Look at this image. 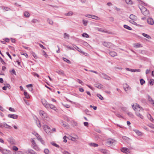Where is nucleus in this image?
<instances>
[{
    "instance_id": "1",
    "label": "nucleus",
    "mask_w": 154,
    "mask_h": 154,
    "mask_svg": "<svg viewBox=\"0 0 154 154\" xmlns=\"http://www.w3.org/2000/svg\"><path fill=\"white\" fill-rule=\"evenodd\" d=\"M132 106L133 109L136 111L135 113L136 116L141 119H143V116L138 112V111H140V110L143 111L142 108L137 104H136L135 105H132Z\"/></svg>"
},
{
    "instance_id": "2",
    "label": "nucleus",
    "mask_w": 154,
    "mask_h": 154,
    "mask_svg": "<svg viewBox=\"0 0 154 154\" xmlns=\"http://www.w3.org/2000/svg\"><path fill=\"white\" fill-rule=\"evenodd\" d=\"M129 18L131 19V20H129V22L130 23L135 25H137V23L135 22V21H136L137 19V16L133 14H131Z\"/></svg>"
},
{
    "instance_id": "3",
    "label": "nucleus",
    "mask_w": 154,
    "mask_h": 154,
    "mask_svg": "<svg viewBox=\"0 0 154 154\" xmlns=\"http://www.w3.org/2000/svg\"><path fill=\"white\" fill-rule=\"evenodd\" d=\"M43 128L44 130L48 134H50L52 133L51 129L48 125H44L43 126Z\"/></svg>"
},
{
    "instance_id": "4",
    "label": "nucleus",
    "mask_w": 154,
    "mask_h": 154,
    "mask_svg": "<svg viewBox=\"0 0 154 154\" xmlns=\"http://www.w3.org/2000/svg\"><path fill=\"white\" fill-rule=\"evenodd\" d=\"M39 114L45 119L47 120L48 121L49 120L50 118L48 117V114L44 111L42 110L40 111L39 112Z\"/></svg>"
},
{
    "instance_id": "5",
    "label": "nucleus",
    "mask_w": 154,
    "mask_h": 154,
    "mask_svg": "<svg viewBox=\"0 0 154 154\" xmlns=\"http://www.w3.org/2000/svg\"><path fill=\"white\" fill-rule=\"evenodd\" d=\"M31 141L32 143L33 148L37 151L39 150V148L38 147L34 138H32L31 139Z\"/></svg>"
},
{
    "instance_id": "6",
    "label": "nucleus",
    "mask_w": 154,
    "mask_h": 154,
    "mask_svg": "<svg viewBox=\"0 0 154 154\" xmlns=\"http://www.w3.org/2000/svg\"><path fill=\"white\" fill-rule=\"evenodd\" d=\"M100 76L103 78V79L108 80H110L111 79V78L109 76H108L107 75L104 74V73H101L99 74Z\"/></svg>"
},
{
    "instance_id": "7",
    "label": "nucleus",
    "mask_w": 154,
    "mask_h": 154,
    "mask_svg": "<svg viewBox=\"0 0 154 154\" xmlns=\"http://www.w3.org/2000/svg\"><path fill=\"white\" fill-rule=\"evenodd\" d=\"M116 143V141L115 140L111 139H108L107 141V143L110 146L114 145Z\"/></svg>"
},
{
    "instance_id": "8",
    "label": "nucleus",
    "mask_w": 154,
    "mask_h": 154,
    "mask_svg": "<svg viewBox=\"0 0 154 154\" xmlns=\"http://www.w3.org/2000/svg\"><path fill=\"white\" fill-rule=\"evenodd\" d=\"M42 103L43 105L47 109H48L49 104L47 101L44 99H42Z\"/></svg>"
},
{
    "instance_id": "9",
    "label": "nucleus",
    "mask_w": 154,
    "mask_h": 154,
    "mask_svg": "<svg viewBox=\"0 0 154 154\" xmlns=\"http://www.w3.org/2000/svg\"><path fill=\"white\" fill-rule=\"evenodd\" d=\"M103 45L105 47L109 48H110L112 46V43L110 42H103Z\"/></svg>"
},
{
    "instance_id": "10",
    "label": "nucleus",
    "mask_w": 154,
    "mask_h": 154,
    "mask_svg": "<svg viewBox=\"0 0 154 154\" xmlns=\"http://www.w3.org/2000/svg\"><path fill=\"white\" fill-rule=\"evenodd\" d=\"M121 151L124 153H130V152L129 150L125 147L122 148L121 149Z\"/></svg>"
},
{
    "instance_id": "11",
    "label": "nucleus",
    "mask_w": 154,
    "mask_h": 154,
    "mask_svg": "<svg viewBox=\"0 0 154 154\" xmlns=\"http://www.w3.org/2000/svg\"><path fill=\"white\" fill-rule=\"evenodd\" d=\"M25 153L30 154H35V152L31 149H28L25 150Z\"/></svg>"
},
{
    "instance_id": "12",
    "label": "nucleus",
    "mask_w": 154,
    "mask_h": 154,
    "mask_svg": "<svg viewBox=\"0 0 154 154\" xmlns=\"http://www.w3.org/2000/svg\"><path fill=\"white\" fill-rule=\"evenodd\" d=\"M55 72L59 75H62L63 76L65 75L63 71L61 69H57Z\"/></svg>"
},
{
    "instance_id": "13",
    "label": "nucleus",
    "mask_w": 154,
    "mask_h": 154,
    "mask_svg": "<svg viewBox=\"0 0 154 154\" xmlns=\"http://www.w3.org/2000/svg\"><path fill=\"white\" fill-rule=\"evenodd\" d=\"M147 22L149 24L152 25L154 24V21L151 18H149L147 20Z\"/></svg>"
},
{
    "instance_id": "14",
    "label": "nucleus",
    "mask_w": 154,
    "mask_h": 154,
    "mask_svg": "<svg viewBox=\"0 0 154 154\" xmlns=\"http://www.w3.org/2000/svg\"><path fill=\"white\" fill-rule=\"evenodd\" d=\"M8 117L9 118L16 119H17L18 116L15 114H9L8 115Z\"/></svg>"
},
{
    "instance_id": "15",
    "label": "nucleus",
    "mask_w": 154,
    "mask_h": 154,
    "mask_svg": "<svg viewBox=\"0 0 154 154\" xmlns=\"http://www.w3.org/2000/svg\"><path fill=\"white\" fill-rule=\"evenodd\" d=\"M142 45L139 43H136L134 44V47L136 48L142 47Z\"/></svg>"
},
{
    "instance_id": "16",
    "label": "nucleus",
    "mask_w": 154,
    "mask_h": 154,
    "mask_svg": "<svg viewBox=\"0 0 154 154\" xmlns=\"http://www.w3.org/2000/svg\"><path fill=\"white\" fill-rule=\"evenodd\" d=\"M133 131H134L139 136H141L142 135V132L138 130L134 129H133Z\"/></svg>"
},
{
    "instance_id": "17",
    "label": "nucleus",
    "mask_w": 154,
    "mask_h": 154,
    "mask_svg": "<svg viewBox=\"0 0 154 154\" xmlns=\"http://www.w3.org/2000/svg\"><path fill=\"white\" fill-rule=\"evenodd\" d=\"M147 116L148 118L150 120V121L153 123H154V120L150 114H147Z\"/></svg>"
},
{
    "instance_id": "18",
    "label": "nucleus",
    "mask_w": 154,
    "mask_h": 154,
    "mask_svg": "<svg viewBox=\"0 0 154 154\" xmlns=\"http://www.w3.org/2000/svg\"><path fill=\"white\" fill-rule=\"evenodd\" d=\"M95 87L99 89H101L103 88V85L100 83H97L95 85Z\"/></svg>"
},
{
    "instance_id": "19",
    "label": "nucleus",
    "mask_w": 154,
    "mask_h": 154,
    "mask_svg": "<svg viewBox=\"0 0 154 154\" xmlns=\"http://www.w3.org/2000/svg\"><path fill=\"white\" fill-rule=\"evenodd\" d=\"M50 107L51 109H53L54 110H56L57 109L56 107L53 105L51 104H49L48 106V108Z\"/></svg>"
},
{
    "instance_id": "20",
    "label": "nucleus",
    "mask_w": 154,
    "mask_h": 154,
    "mask_svg": "<svg viewBox=\"0 0 154 154\" xmlns=\"http://www.w3.org/2000/svg\"><path fill=\"white\" fill-rule=\"evenodd\" d=\"M109 55L112 57H114L117 55V54L113 51H110L109 52Z\"/></svg>"
},
{
    "instance_id": "21",
    "label": "nucleus",
    "mask_w": 154,
    "mask_h": 154,
    "mask_svg": "<svg viewBox=\"0 0 154 154\" xmlns=\"http://www.w3.org/2000/svg\"><path fill=\"white\" fill-rule=\"evenodd\" d=\"M99 151L103 153H109V151L105 149H99Z\"/></svg>"
},
{
    "instance_id": "22",
    "label": "nucleus",
    "mask_w": 154,
    "mask_h": 154,
    "mask_svg": "<svg viewBox=\"0 0 154 154\" xmlns=\"http://www.w3.org/2000/svg\"><path fill=\"white\" fill-rule=\"evenodd\" d=\"M0 151L1 152L4 153H5V151H7V152H9V150H8L7 149H2V148L0 146Z\"/></svg>"
},
{
    "instance_id": "23",
    "label": "nucleus",
    "mask_w": 154,
    "mask_h": 154,
    "mask_svg": "<svg viewBox=\"0 0 154 154\" xmlns=\"http://www.w3.org/2000/svg\"><path fill=\"white\" fill-rule=\"evenodd\" d=\"M140 9L141 11L142 14L144 13L147 9L144 6H142L141 8H140Z\"/></svg>"
},
{
    "instance_id": "24",
    "label": "nucleus",
    "mask_w": 154,
    "mask_h": 154,
    "mask_svg": "<svg viewBox=\"0 0 154 154\" xmlns=\"http://www.w3.org/2000/svg\"><path fill=\"white\" fill-rule=\"evenodd\" d=\"M89 145L91 146H93L94 147H97L98 146V145L97 144L95 143H89Z\"/></svg>"
},
{
    "instance_id": "25",
    "label": "nucleus",
    "mask_w": 154,
    "mask_h": 154,
    "mask_svg": "<svg viewBox=\"0 0 154 154\" xmlns=\"http://www.w3.org/2000/svg\"><path fill=\"white\" fill-rule=\"evenodd\" d=\"M47 21L48 23L50 25H52L53 24L54 22L52 20L49 18L47 19Z\"/></svg>"
},
{
    "instance_id": "26",
    "label": "nucleus",
    "mask_w": 154,
    "mask_h": 154,
    "mask_svg": "<svg viewBox=\"0 0 154 154\" xmlns=\"http://www.w3.org/2000/svg\"><path fill=\"white\" fill-rule=\"evenodd\" d=\"M142 35L144 37L148 38L149 39H151V37L148 35L145 34V33H143Z\"/></svg>"
},
{
    "instance_id": "27",
    "label": "nucleus",
    "mask_w": 154,
    "mask_h": 154,
    "mask_svg": "<svg viewBox=\"0 0 154 154\" xmlns=\"http://www.w3.org/2000/svg\"><path fill=\"white\" fill-rule=\"evenodd\" d=\"M73 14V13L72 11H69L68 13H65V15L66 16H72Z\"/></svg>"
},
{
    "instance_id": "28",
    "label": "nucleus",
    "mask_w": 154,
    "mask_h": 154,
    "mask_svg": "<svg viewBox=\"0 0 154 154\" xmlns=\"http://www.w3.org/2000/svg\"><path fill=\"white\" fill-rule=\"evenodd\" d=\"M24 15L26 17H29L30 16V14L29 12L25 11L24 12Z\"/></svg>"
},
{
    "instance_id": "29",
    "label": "nucleus",
    "mask_w": 154,
    "mask_h": 154,
    "mask_svg": "<svg viewBox=\"0 0 154 154\" xmlns=\"http://www.w3.org/2000/svg\"><path fill=\"white\" fill-rule=\"evenodd\" d=\"M91 18L96 20H100V18L95 15H92L91 17Z\"/></svg>"
},
{
    "instance_id": "30",
    "label": "nucleus",
    "mask_w": 154,
    "mask_h": 154,
    "mask_svg": "<svg viewBox=\"0 0 154 154\" xmlns=\"http://www.w3.org/2000/svg\"><path fill=\"white\" fill-rule=\"evenodd\" d=\"M124 28L129 30H132V29L131 27L126 25H124Z\"/></svg>"
},
{
    "instance_id": "31",
    "label": "nucleus",
    "mask_w": 154,
    "mask_h": 154,
    "mask_svg": "<svg viewBox=\"0 0 154 154\" xmlns=\"http://www.w3.org/2000/svg\"><path fill=\"white\" fill-rule=\"evenodd\" d=\"M64 38H67L69 39V35L67 34L66 33H65L64 34Z\"/></svg>"
},
{
    "instance_id": "32",
    "label": "nucleus",
    "mask_w": 154,
    "mask_h": 154,
    "mask_svg": "<svg viewBox=\"0 0 154 154\" xmlns=\"http://www.w3.org/2000/svg\"><path fill=\"white\" fill-rule=\"evenodd\" d=\"M2 9L5 11H8L11 10L10 8L5 7H2Z\"/></svg>"
},
{
    "instance_id": "33",
    "label": "nucleus",
    "mask_w": 154,
    "mask_h": 154,
    "mask_svg": "<svg viewBox=\"0 0 154 154\" xmlns=\"http://www.w3.org/2000/svg\"><path fill=\"white\" fill-rule=\"evenodd\" d=\"M82 36L84 37L88 38L89 37V35L86 33H83L82 34Z\"/></svg>"
},
{
    "instance_id": "34",
    "label": "nucleus",
    "mask_w": 154,
    "mask_h": 154,
    "mask_svg": "<svg viewBox=\"0 0 154 154\" xmlns=\"http://www.w3.org/2000/svg\"><path fill=\"white\" fill-rule=\"evenodd\" d=\"M149 100L151 103L154 105V101L149 96Z\"/></svg>"
},
{
    "instance_id": "35",
    "label": "nucleus",
    "mask_w": 154,
    "mask_h": 154,
    "mask_svg": "<svg viewBox=\"0 0 154 154\" xmlns=\"http://www.w3.org/2000/svg\"><path fill=\"white\" fill-rule=\"evenodd\" d=\"M127 71L135 72H136V70H134V69H129V68H126L125 69Z\"/></svg>"
},
{
    "instance_id": "36",
    "label": "nucleus",
    "mask_w": 154,
    "mask_h": 154,
    "mask_svg": "<svg viewBox=\"0 0 154 154\" xmlns=\"http://www.w3.org/2000/svg\"><path fill=\"white\" fill-rule=\"evenodd\" d=\"M149 14V11L147 10L144 12V13H143V14L145 16H147Z\"/></svg>"
},
{
    "instance_id": "37",
    "label": "nucleus",
    "mask_w": 154,
    "mask_h": 154,
    "mask_svg": "<svg viewBox=\"0 0 154 154\" xmlns=\"http://www.w3.org/2000/svg\"><path fill=\"white\" fill-rule=\"evenodd\" d=\"M63 60L65 61L66 62H67L68 63H70L71 62L68 59H66V58L63 57Z\"/></svg>"
},
{
    "instance_id": "38",
    "label": "nucleus",
    "mask_w": 154,
    "mask_h": 154,
    "mask_svg": "<svg viewBox=\"0 0 154 154\" xmlns=\"http://www.w3.org/2000/svg\"><path fill=\"white\" fill-rule=\"evenodd\" d=\"M51 144L52 145L54 146L57 147L59 148V146L58 145L55 143L54 142H51Z\"/></svg>"
},
{
    "instance_id": "39",
    "label": "nucleus",
    "mask_w": 154,
    "mask_h": 154,
    "mask_svg": "<svg viewBox=\"0 0 154 154\" xmlns=\"http://www.w3.org/2000/svg\"><path fill=\"white\" fill-rule=\"evenodd\" d=\"M24 95L27 98H29V96L28 94L26 92H24Z\"/></svg>"
},
{
    "instance_id": "40",
    "label": "nucleus",
    "mask_w": 154,
    "mask_h": 154,
    "mask_svg": "<svg viewBox=\"0 0 154 154\" xmlns=\"http://www.w3.org/2000/svg\"><path fill=\"white\" fill-rule=\"evenodd\" d=\"M31 54L33 57L35 59H37L38 58L36 54L34 52H32L31 53Z\"/></svg>"
},
{
    "instance_id": "41",
    "label": "nucleus",
    "mask_w": 154,
    "mask_h": 154,
    "mask_svg": "<svg viewBox=\"0 0 154 154\" xmlns=\"http://www.w3.org/2000/svg\"><path fill=\"white\" fill-rule=\"evenodd\" d=\"M97 96L101 100H103V99H104L103 98L100 94H97Z\"/></svg>"
},
{
    "instance_id": "42",
    "label": "nucleus",
    "mask_w": 154,
    "mask_h": 154,
    "mask_svg": "<svg viewBox=\"0 0 154 154\" xmlns=\"http://www.w3.org/2000/svg\"><path fill=\"white\" fill-rule=\"evenodd\" d=\"M122 139L128 141L130 140L129 138L128 137L126 136H123L122 137Z\"/></svg>"
},
{
    "instance_id": "43",
    "label": "nucleus",
    "mask_w": 154,
    "mask_h": 154,
    "mask_svg": "<svg viewBox=\"0 0 154 154\" xmlns=\"http://www.w3.org/2000/svg\"><path fill=\"white\" fill-rule=\"evenodd\" d=\"M88 21L85 20L84 19L82 20V22L83 24L85 26H86L88 23Z\"/></svg>"
},
{
    "instance_id": "44",
    "label": "nucleus",
    "mask_w": 154,
    "mask_h": 154,
    "mask_svg": "<svg viewBox=\"0 0 154 154\" xmlns=\"http://www.w3.org/2000/svg\"><path fill=\"white\" fill-rule=\"evenodd\" d=\"M140 84L141 85H143L145 83V81L143 79H141L140 80Z\"/></svg>"
},
{
    "instance_id": "45",
    "label": "nucleus",
    "mask_w": 154,
    "mask_h": 154,
    "mask_svg": "<svg viewBox=\"0 0 154 154\" xmlns=\"http://www.w3.org/2000/svg\"><path fill=\"white\" fill-rule=\"evenodd\" d=\"M76 81L79 82V84H80L81 85H84L83 82L79 79H77L76 80Z\"/></svg>"
},
{
    "instance_id": "46",
    "label": "nucleus",
    "mask_w": 154,
    "mask_h": 154,
    "mask_svg": "<svg viewBox=\"0 0 154 154\" xmlns=\"http://www.w3.org/2000/svg\"><path fill=\"white\" fill-rule=\"evenodd\" d=\"M70 138H69V139L72 141H75L77 140L76 139H75V138L74 137H72V136H70Z\"/></svg>"
},
{
    "instance_id": "47",
    "label": "nucleus",
    "mask_w": 154,
    "mask_h": 154,
    "mask_svg": "<svg viewBox=\"0 0 154 154\" xmlns=\"http://www.w3.org/2000/svg\"><path fill=\"white\" fill-rule=\"evenodd\" d=\"M32 74L34 76H36L38 78H39V75L36 72H33Z\"/></svg>"
},
{
    "instance_id": "48",
    "label": "nucleus",
    "mask_w": 154,
    "mask_h": 154,
    "mask_svg": "<svg viewBox=\"0 0 154 154\" xmlns=\"http://www.w3.org/2000/svg\"><path fill=\"white\" fill-rule=\"evenodd\" d=\"M148 126L151 128L154 129V125L151 123L148 125Z\"/></svg>"
},
{
    "instance_id": "49",
    "label": "nucleus",
    "mask_w": 154,
    "mask_h": 154,
    "mask_svg": "<svg viewBox=\"0 0 154 154\" xmlns=\"http://www.w3.org/2000/svg\"><path fill=\"white\" fill-rule=\"evenodd\" d=\"M126 2L127 4H132V2L131 0H126Z\"/></svg>"
},
{
    "instance_id": "50",
    "label": "nucleus",
    "mask_w": 154,
    "mask_h": 154,
    "mask_svg": "<svg viewBox=\"0 0 154 154\" xmlns=\"http://www.w3.org/2000/svg\"><path fill=\"white\" fill-rule=\"evenodd\" d=\"M65 46L69 49L74 50V49L72 47L69 46L68 45H65Z\"/></svg>"
},
{
    "instance_id": "51",
    "label": "nucleus",
    "mask_w": 154,
    "mask_h": 154,
    "mask_svg": "<svg viewBox=\"0 0 154 154\" xmlns=\"http://www.w3.org/2000/svg\"><path fill=\"white\" fill-rule=\"evenodd\" d=\"M149 83V84L151 85H152L154 84V80L152 79L150 80Z\"/></svg>"
},
{
    "instance_id": "52",
    "label": "nucleus",
    "mask_w": 154,
    "mask_h": 154,
    "mask_svg": "<svg viewBox=\"0 0 154 154\" xmlns=\"http://www.w3.org/2000/svg\"><path fill=\"white\" fill-rule=\"evenodd\" d=\"M44 152L45 154H48L49 153V150L48 149H44Z\"/></svg>"
},
{
    "instance_id": "53",
    "label": "nucleus",
    "mask_w": 154,
    "mask_h": 154,
    "mask_svg": "<svg viewBox=\"0 0 154 154\" xmlns=\"http://www.w3.org/2000/svg\"><path fill=\"white\" fill-rule=\"evenodd\" d=\"M36 123L38 127L40 128L41 127V124L39 121H36Z\"/></svg>"
},
{
    "instance_id": "54",
    "label": "nucleus",
    "mask_w": 154,
    "mask_h": 154,
    "mask_svg": "<svg viewBox=\"0 0 154 154\" xmlns=\"http://www.w3.org/2000/svg\"><path fill=\"white\" fill-rule=\"evenodd\" d=\"M126 85L127 86L126 87H124V88L125 90V91H127L128 90V89L129 88H130V87H129V86L128 85H127L126 84Z\"/></svg>"
},
{
    "instance_id": "55",
    "label": "nucleus",
    "mask_w": 154,
    "mask_h": 154,
    "mask_svg": "<svg viewBox=\"0 0 154 154\" xmlns=\"http://www.w3.org/2000/svg\"><path fill=\"white\" fill-rule=\"evenodd\" d=\"M62 153L63 154H70V152L68 151L64 150L62 151Z\"/></svg>"
},
{
    "instance_id": "56",
    "label": "nucleus",
    "mask_w": 154,
    "mask_h": 154,
    "mask_svg": "<svg viewBox=\"0 0 154 154\" xmlns=\"http://www.w3.org/2000/svg\"><path fill=\"white\" fill-rule=\"evenodd\" d=\"M38 140L40 141L42 144H45V141L42 139V138H41V139H40V140Z\"/></svg>"
},
{
    "instance_id": "57",
    "label": "nucleus",
    "mask_w": 154,
    "mask_h": 154,
    "mask_svg": "<svg viewBox=\"0 0 154 154\" xmlns=\"http://www.w3.org/2000/svg\"><path fill=\"white\" fill-rule=\"evenodd\" d=\"M38 140L40 141L42 144H45V141L42 139V138H41V139H40V140Z\"/></svg>"
},
{
    "instance_id": "58",
    "label": "nucleus",
    "mask_w": 154,
    "mask_h": 154,
    "mask_svg": "<svg viewBox=\"0 0 154 154\" xmlns=\"http://www.w3.org/2000/svg\"><path fill=\"white\" fill-rule=\"evenodd\" d=\"M79 52L82 53L83 55L86 56H88V54L86 53H85L83 51H79Z\"/></svg>"
},
{
    "instance_id": "59",
    "label": "nucleus",
    "mask_w": 154,
    "mask_h": 154,
    "mask_svg": "<svg viewBox=\"0 0 154 154\" xmlns=\"http://www.w3.org/2000/svg\"><path fill=\"white\" fill-rule=\"evenodd\" d=\"M66 138H67V137L66 136H65L63 137V142H64L66 143L67 142V140H66Z\"/></svg>"
},
{
    "instance_id": "60",
    "label": "nucleus",
    "mask_w": 154,
    "mask_h": 154,
    "mask_svg": "<svg viewBox=\"0 0 154 154\" xmlns=\"http://www.w3.org/2000/svg\"><path fill=\"white\" fill-rule=\"evenodd\" d=\"M42 52L43 53V54L45 56V57H47L48 56V54L46 53L44 51V50H43Z\"/></svg>"
},
{
    "instance_id": "61",
    "label": "nucleus",
    "mask_w": 154,
    "mask_h": 154,
    "mask_svg": "<svg viewBox=\"0 0 154 154\" xmlns=\"http://www.w3.org/2000/svg\"><path fill=\"white\" fill-rule=\"evenodd\" d=\"M13 149L14 150L17 151L18 150V148L15 146H14L13 147Z\"/></svg>"
},
{
    "instance_id": "62",
    "label": "nucleus",
    "mask_w": 154,
    "mask_h": 154,
    "mask_svg": "<svg viewBox=\"0 0 154 154\" xmlns=\"http://www.w3.org/2000/svg\"><path fill=\"white\" fill-rule=\"evenodd\" d=\"M32 22L35 23L37 22H38V20L37 19H34L32 20Z\"/></svg>"
},
{
    "instance_id": "63",
    "label": "nucleus",
    "mask_w": 154,
    "mask_h": 154,
    "mask_svg": "<svg viewBox=\"0 0 154 154\" xmlns=\"http://www.w3.org/2000/svg\"><path fill=\"white\" fill-rule=\"evenodd\" d=\"M128 114L131 117H133V115L131 112H129L128 113Z\"/></svg>"
},
{
    "instance_id": "64",
    "label": "nucleus",
    "mask_w": 154,
    "mask_h": 154,
    "mask_svg": "<svg viewBox=\"0 0 154 154\" xmlns=\"http://www.w3.org/2000/svg\"><path fill=\"white\" fill-rule=\"evenodd\" d=\"M38 44H39V45L40 46V47H41V48H42L43 49H46L41 44L39 43Z\"/></svg>"
}]
</instances>
